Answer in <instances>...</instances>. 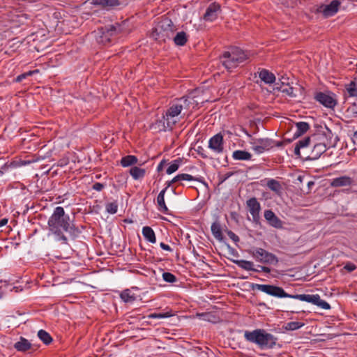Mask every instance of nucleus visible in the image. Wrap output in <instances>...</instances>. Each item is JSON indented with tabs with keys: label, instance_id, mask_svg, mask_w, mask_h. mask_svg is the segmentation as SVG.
<instances>
[{
	"label": "nucleus",
	"instance_id": "obj_28",
	"mask_svg": "<svg viewBox=\"0 0 357 357\" xmlns=\"http://www.w3.org/2000/svg\"><path fill=\"white\" fill-rule=\"evenodd\" d=\"M120 297L125 303H132L136 300L135 294L129 289L123 291L120 294Z\"/></svg>",
	"mask_w": 357,
	"mask_h": 357
},
{
	"label": "nucleus",
	"instance_id": "obj_44",
	"mask_svg": "<svg viewBox=\"0 0 357 357\" xmlns=\"http://www.w3.org/2000/svg\"><path fill=\"white\" fill-rule=\"evenodd\" d=\"M105 185L101 183H95L93 185L92 188L96 191H101L104 188Z\"/></svg>",
	"mask_w": 357,
	"mask_h": 357
},
{
	"label": "nucleus",
	"instance_id": "obj_48",
	"mask_svg": "<svg viewBox=\"0 0 357 357\" xmlns=\"http://www.w3.org/2000/svg\"><path fill=\"white\" fill-rule=\"evenodd\" d=\"M258 269L259 271H263L266 273H269L271 272V269L268 267L263 266H258Z\"/></svg>",
	"mask_w": 357,
	"mask_h": 357
},
{
	"label": "nucleus",
	"instance_id": "obj_16",
	"mask_svg": "<svg viewBox=\"0 0 357 357\" xmlns=\"http://www.w3.org/2000/svg\"><path fill=\"white\" fill-rule=\"evenodd\" d=\"M280 90L283 93L287 94L288 96L291 98L297 97L298 93H301L302 88L300 86H289V84L282 86Z\"/></svg>",
	"mask_w": 357,
	"mask_h": 357
},
{
	"label": "nucleus",
	"instance_id": "obj_17",
	"mask_svg": "<svg viewBox=\"0 0 357 357\" xmlns=\"http://www.w3.org/2000/svg\"><path fill=\"white\" fill-rule=\"evenodd\" d=\"M14 348L21 352H25L31 349V343L23 337H20L19 340L14 344Z\"/></svg>",
	"mask_w": 357,
	"mask_h": 357
},
{
	"label": "nucleus",
	"instance_id": "obj_15",
	"mask_svg": "<svg viewBox=\"0 0 357 357\" xmlns=\"http://www.w3.org/2000/svg\"><path fill=\"white\" fill-rule=\"evenodd\" d=\"M264 218L268 224L275 228H281L282 227V221L271 210H266L264 212Z\"/></svg>",
	"mask_w": 357,
	"mask_h": 357
},
{
	"label": "nucleus",
	"instance_id": "obj_11",
	"mask_svg": "<svg viewBox=\"0 0 357 357\" xmlns=\"http://www.w3.org/2000/svg\"><path fill=\"white\" fill-rule=\"evenodd\" d=\"M208 148L215 155H219L224 151L223 136L218 133L208 140Z\"/></svg>",
	"mask_w": 357,
	"mask_h": 357
},
{
	"label": "nucleus",
	"instance_id": "obj_38",
	"mask_svg": "<svg viewBox=\"0 0 357 357\" xmlns=\"http://www.w3.org/2000/svg\"><path fill=\"white\" fill-rule=\"evenodd\" d=\"M163 280L169 283H173L176 281V278L174 275L169 272H164L162 273Z\"/></svg>",
	"mask_w": 357,
	"mask_h": 357
},
{
	"label": "nucleus",
	"instance_id": "obj_25",
	"mask_svg": "<svg viewBox=\"0 0 357 357\" xmlns=\"http://www.w3.org/2000/svg\"><path fill=\"white\" fill-rule=\"evenodd\" d=\"M236 264H237L241 268L246 271H252L255 272H259V271L257 268H254V264L252 261H246V260H237L234 261Z\"/></svg>",
	"mask_w": 357,
	"mask_h": 357
},
{
	"label": "nucleus",
	"instance_id": "obj_18",
	"mask_svg": "<svg viewBox=\"0 0 357 357\" xmlns=\"http://www.w3.org/2000/svg\"><path fill=\"white\" fill-rule=\"evenodd\" d=\"M353 179L349 176H344L333 179L331 185L333 187L349 186L352 184Z\"/></svg>",
	"mask_w": 357,
	"mask_h": 357
},
{
	"label": "nucleus",
	"instance_id": "obj_47",
	"mask_svg": "<svg viewBox=\"0 0 357 357\" xmlns=\"http://www.w3.org/2000/svg\"><path fill=\"white\" fill-rule=\"evenodd\" d=\"M172 314L171 312L158 313V319H164L171 317Z\"/></svg>",
	"mask_w": 357,
	"mask_h": 357
},
{
	"label": "nucleus",
	"instance_id": "obj_40",
	"mask_svg": "<svg viewBox=\"0 0 357 357\" xmlns=\"http://www.w3.org/2000/svg\"><path fill=\"white\" fill-rule=\"evenodd\" d=\"M38 72H39L38 70H31L27 73H23L22 75H20L19 76L17 77L16 81L21 82L23 79L26 78L27 76H31V75H32L35 73H37Z\"/></svg>",
	"mask_w": 357,
	"mask_h": 357
},
{
	"label": "nucleus",
	"instance_id": "obj_45",
	"mask_svg": "<svg viewBox=\"0 0 357 357\" xmlns=\"http://www.w3.org/2000/svg\"><path fill=\"white\" fill-rule=\"evenodd\" d=\"M228 236L233 240L234 242H238L239 241V238L237 235H236L233 231H229L227 232Z\"/></svg>",
	"mask_w": 357,
	"mask_h": 357
},
{
	"label": "nucleus",
	"instance_id": "obj_36",
	"mask_svg": "<svg viewBox=\"0 0 357 357\" xmlns=\"http://www.w3.org/2000/svg\"><path fill=\"white\" fill-rule=\"evenodd\" d=\"M304 324L298 321H291L285 325V329L288 331H294L301 328Z\"/></svg>",
	"mask_w": 357,
	"mask_h": 357
},
{
	"label": "nucleus",
	"instance_id": "obj_57",
	"mask_svg": "<svg viewBox=\"0 0 357 357\" xmlns=\"http://www.w3.org/2000/svg\"><path fill=\"white\" fill-rule=\"evenodd\" d=\"M245 133L248 137H251V135L250 134H248L247 132H245Z\"/></svg>",
	"mask_w": 357,
	"mask_h": 357
},
{
	"label": "nucleus",
	"instance_id": "obj_12",
	"mask_svg": "<svg viewBox=\"0 0 357 357\" xmlns=\"http://www.w3.org/2000/svg\"><path fill=\"white\" fill-rule=\"evenodd\" d=\"M341 2L338 0H333L329 4L319 6L317 11L322 13L325 17L334 15L338 10Z\"/></svg>",
	"mask_w": 357,
	"mask_h": 357
},
{
	"label": "nucleus",
	"instance_id": "obj_31",
	"mask_svg": "<svg viewBox=\"0 0 357 357\" xmlns=\"http://www.w3.org/2000/svg\"><path fill=\"white\" fill-rule=\"evenodd\" d=\"M94 3L104 7H112L119 4V0H94Z\"/></svg>",
	"mask_w": 357,
	"mask_h": 357
},
{
	"label": "nucleus",
	"instance_id": "obj_30",
	"mask_svg": "<svg viewBox=\"0 0 357 357\" xmlns=\"http://www.w3.org/2000/svg\"><path fill=\"white\" fill-rule=\"evenodd\" d=\"M297 131L295 133L296 135L300 136L306 132L310 128V126L306 122H298L296 124Z\"/></svg>",
	"mask_w": 357,
	"mask_h": 357
},
{
	"label": "nucleus",
	"instance_id": "obj_46",
	"mask_svg": "<svg viewBox=\"0 0 357 357\" xmlns=\"http://www.w3.org/2000/svg\"><path fill=\"white\" fill-rule=\"evenodd\" d=\"M175 183H178V181L176 179V176H175L173 179H172L171 181H167L166 182V187L163 189V190H165V192L167 191V190L170 187L172 186V184Z\"/></svg>",
	"mask_w": 357,
	"mask_h": 357
},
{
	"label": "nucleus",
	"instance_id": "obj_13",
	"mask_svg": "<svg viewBox=\"0 0 357 357\" xmlns=\"http://www.w3.org/2000/svg\"><path fill=\"white\" fill-rule=\"evenodd\" d=\"M248 211L252 215V220L257 222L259 220V212L261 206L259 202L255 197L249 199L246 202Z\"/></svg>",
	"mask_w": 357,
	"mask_h": 357
},
{
	"label": "nucleus",
	"instance_id": "obj_56",
	"mask_svg": "<svg viewBox=\"0 0 357 357\" xmlns=\"http://www.w3.org/2000/svg\"><path fill=\"white\" fill-rule=\"evenodd\" d=\"M354 137L356 138L357 139V131L354 132Z\"/></svg>",
	"mask_w": 357,
	"mask_h": 357
},
{
	"label": "nucleus",
	"instance_id": "obj_3",
	"mask_svg": "<svg viewBox=\"0 0 357 357\" xmlns=\"http://www.w3.org/2000/svg\"><path fill=\"white\" fill-rule=\"evenodd\" d=\"M245 339L257 344L261 349H272L276 344L277 337L263 329L244 332Z\"/></svg>",
	"mask_w": 357,
	"mask_h": 357
},
{
	"label": "nucleus",
	"instance_id": "obj_1",
	"mask_svg": "<svg viewBox=\"0 0 357 357\" xmlns=\"http://www.w3.org/2000/svg\"><path fill=\"white\" fill-rule=\"evenodd\" d=\"M255 287L268 295L278 298H291L301 301L312 303L324 310L331 308L330 305L325 301L321 300L318 294H296L290 295L286 293L282 287L270 284H256Z\"/></svg>",
	"mask_w": 357,
	"mask_h": 357
},
{
	"label": "nucleus",
	"instance_id": "obj_26",
	"mask_svg": "<svg viewBox=\"0 0 357 357\" xmlns=\"http://www.w3.org/2000/svg\"><path fill=\"white\" fill-rule=\"evenodd\" d=\"M188 36L184 31L178 32L175 36H174L173 40L174 43L178 46L184 45L188 41Z\"/></svg>",
	"mask_w": 357,
	"mask_h": 357
},
{
	"label": "nucleus",
	"instance_id": "obj_19",
	"mask_svg": "<svg viewBox=\"0 0 357 357\" xmlns=\"http://www.w3.org/2000/svg\"><path fill=\"white\" fill-rule=\"evenodd\" d=\"M259 78L266 84H273L275 81V76L273 73L266 69H262L259 72Z\"/></svg>",
	"mask_w": 357,
	"mask_h": 357
},
{
	"label": "nucleus",
	"instance_id": "obj_2",
	"mask_svg": "<svg viewBox=\"0 0 357 357\" xmlns=\"http://www.w3.org/2000/svg\"><path fill=\"white\" fill-rule=\"evenodd\" d=\"M50 231L55 236V239L67 244L68 238L63 234V231L71 233L73 228L70 225V218L65 214L63 207L55 208L52 215L48 220Z\"/></svg>",
	"mask_w": 357,
	"mask_h": 357
},
{
	"label": "nucleus",
	"instance_id": "obj_53",
	"mask_svg": "<svg viewBox=\"0 0 357 357\" xmlns=\"http://www.w3.org/2000/svg\"><path fill=\"white\" fill-rule=\"evenodd\" d=\"M164 163H165L164 161H161L160 163L158 165V171H160L162 169Z\"/></svg>",
	"mask_w": 357,
	"mask_h": 357
},
{
	"label": "nucleus",
	"instance_id": "obj_34",
	"mask_svg": "<svg viewBox=\"0 0 357 357\" xmlns=\"http://www.w3.org/2000/svg\"><path fill=\"white\" fill-rule=\"evenodd\" d=\"M267 186L273 191L278 192L281 189L280 183L274 179H270L267 181Z\"/></svg>",
	"mask_w": 357,
	"mask_h": 357
},
{
	"label": "nucleus",
	"instance_id": "obj_27",
	"mask_svg": "<svg viewBox=\"0 0 357 357\" xmlns=\"http://www.w3.org/2000/svg\"><path fill=\"white\" fill-rule=\"evenodd\" d=\"M137 162L138 160L136 156L128 155L122 158L121 164L123 167H126L135 165L137 163Z\"/></svg>",
	"mask_w": 357,
	"mask_h": 357
},
{
	"label": "nucleus",
	"instance_id": "obj_49",
	"mask_svg": "<svg viewBox=\"0 0 357 357\" xmlns=\"http://www.w3.org/2000/svg\"><path fill=\"white\" fill-rule=\"evenodd\" d=\"M160 248L162 249H163L165 250H167V251H172V249L170 248L169 245H167V244H165V243H164L162 242L160 243Z\"/></svg>",
	"mask_w": 357,
	"mask_h": 357
},
{
	"label": "nucleus",
	"instance_id": "obj_54",
	"mask_svg": "<svg viewBox=\"0 0 357 357\" xmlns=\"http://www.w3.org/2000/svg\"><path fill=\"white\" fill-rule=\"evenodd\" d=\"M8 220L6 219H3L0 221V227L5 225L7 223Z\"/></svg>",
	"mask_w": 357,
	"mask_h": 357
},
{
	"label": "nucleus",
	"instance_id": "obj_43",
	"mask_svg": "<svg viewBox=\"0 0 357 357\" xmlns=\"http://www.w3.org/2000/svg\"><path fill=\"white\" fill-rule=\"evenodd\" d=\"M344 268L348 272H352L356 269V266L353 263L348 262L344 265Z\"/></svg>",
	"mask_w": 357,
	"mask_h": 357
},
{
	"label": "nucleus",
	"instance_id": "obj_14",
	"mask_svg": "<svg viewBox=\"0 0 357 357\" xmlns=\"http://www.w3.org/2000/svg\"><path fill=\"white\" fill-rule=\"evenodd\" d=\"M220 12V6L217 3H211L203 17L205 21L213 22L217 19Z\"/></svg>",
	"mask_w": 357,
	"mask_h": 357
},
{
	"label": "nucleus",
	"instance_id": "obj_5",
	"mask_svg": "<svg viewBox=\"0 0 357 357\" xmlns=\"http://www.w3.org/2000/svg\"><path fill=\"white\" fill-rule=\"evenodd\" d=\"M187 98H182L172 103L165 115L163 116V119L166 121V125L164 122V128L172 129L173 126L178 121V116L181 111L187 107Z\"/></svg>",
	"mask_w": 357,
	"mask_h": 357
},
{
	"label": "nucleus",
	"instance_id": "obj_8",
	"mask_svg": "<svg viewBox=\"0 0 357 357\" xmlns=\"http://www.w3.org/2000/svg\"><path fill=\"white\" fill-rule=\"evenodd\" d=\"M250 143L252 149L257 154L268 151L275 146V142L269 138H252Z\"/></svg>",
	"mask_w": 357,
	"mask_h": 357
},
{
	"label": "nucleus",
	"instance_id": "obj_51",
	"mask_svg": "<svg viewBox=\"0 0 357 357\" xmlns=\"http://www.w3.org/2000/svg\"><path fill=\"white\" fill-rule=\"evenodd\" d=\"M300 149L301 148L299 147V146H298L297 144L295 146V149H294V153L298 155V156H300L301 155V152H300Z\"/></svg>",
	"mask_w": 357,
	"mask_h": 357
},
{
	"label": "nucleus",
	"instance_id": "obj_6",
	"mask_svg": "<svg viewBox=\"0 0 357 357\" xmlns=\"http://www.w3.org/2000/svg\"><path fill=\"white\" fill-rule=\"evenodd\" d=\"M174 31V24L170 19L165 17L162 19L153 29L151 33V38L159 42L165 41L167 38L172 37Z\"/></svg>",
	"mask_w": 357,
	"mask_h": 357
},
{
	"label": "nucleus",
	"instance_id": "obj_37",
	"mask_svg": "<svg viewBox=\"0 0 357 357\" xmlns=\"http://www.w3.org/2000/svg\"><path fill=\"white\" fill-rule=\"evenodd\" d=\"M105 208L107 213L114 214L117 212L118 204L116 202L107 203L105 206Z\"/></svg>",
	"mask_w": 357,
	"mask_h": 357
},
{
	"label": "nucleus",
	"instance_id": "obj_24",
	"mask_svg": "<svg viewBox=\"0 0 357 357\" xmlns=\"http://www.w3.org/2000/svg\"><path fill=\"white\" fill-rule=\"evenodd\" d=\"M165 190H162L160 191V192L158 194L157 197V204L158 206L159 211L162 213H167V212L168 211V208L165 202Z\"/></svg>",
	"mask_w": 357,
	"mask_h": 357
},
{
	"label": "nucleus",
	"instance_id": "obj_50",
	"mask_svg": "<svg viewBox=\"0 0 357 357\" xmlns=\"http://www.w3.org/2000/svg\"><path fill=\"white\" fill-rule=\"evenodd\" d=\"M281 83L282 86L289 84V82H287L288 77H286L284 76H282L280 79Z\"/></svg>",
	"mask_w": 357,
	"mask_h": 357
},
{
	"label": "nucleus",
	"instance_id": "obj_59",
	"mask_svg": "<svg viewBox=\"0 0 357 357\" xmlns=\"http://www.w3.org/2000/svg\"><path fill=\"white\" fill-rule=\"evenodd\" d=\"M355 113H356V114H357V110L355 112Z\"/></svg>",
	"mask_w": 357,
	"mask_h": 357
},
{
	"label": "nucleus",
	"instance_id": "obj_10",
	"mask_svg": "<svg viewBox=\"0 0 357 357\" xmlns=\"http://www.w3.org/2000/svg\"><path fill=\"white\" fill-rule=\"evenodd\" d=\"M314 98L319 103L328 108H333L337 105V100L333 93L330 92H318Z\"/></svg>",
	"mask_w": 357,
	"mask_h": 357
},
{
	"label": "nucleus",
	"instance_id": "obj_42",
	"mask_svg": "<svg viewBox=\"0 0 357 357\" xmlns=\"http://www.w3.org/2000/svg\"><path fill=\"white\" fill-rule=\"evenodd\" d=\"M310 138L309 137H307L301 140H299L296 144L298 146H299V147L301 149V148H305V147L308 146V145L310 144Z\"/></svg>",
	"mask_w": 357,
	"mask_h": 357
},
{
	"label": "nucleus",
	"instance_id": "obj_39",
	"mask_svg": "<svg viewBox=\"0 0 357 357\" xmlns=\"http://www.w3.org/2000/svg\"><path fill=\"white\" fill-rule=\"evenodd\" d=\"M347 90L350 96L354 97L357 96V89L356 87V84L354 82L350 83Z\"/></svg>",
	"mask_w": 357,
	"mask_h": 357
},
{
	"label": "nucleus",
	"instance_id": "obj_32",
	"mask_svg": "<svg viewBox=\"0 0 357 357\" xmlns=\"http://www.w3.org/2000/svg\"><path fill=\"white\" fill-rule=\"evenodd\" d=\"M181 160L180 159H177L174 160L168 167V168L166 170V172L167 174H172L176 171L178 170V167H180Z\"/></svg>",
	"mask_w": 357,
	"mask_h": 357
},
{
	"label": "nucleus",
	"instance_id": "obj_7",
	"mask_svg": "<svg viewBox=\"0 0 357 357\" xmlns=\"http://www.w3.org/2000/svg\"><path fill=\"white\" fill-rule=\"evenodd\" d=\"M250 253L259 262L273 265H276L278 263V257L275 255L268 252L263 248H254Z\"/></svg>",
	"mask_w": 357,
	"mask_h": 357
},
{
	"label": "nucleus",
	"instance_id": "obj_23",
	"mask_svg": "<svg viewBox=\"0 0 357 357\" xmlns=\"http://www.w3.org/2000/svg\"><path fill=\"white\" fill-rule=\"evenodd\" d=\"M130 174L132 176L133 179L139 180L144 177L146 174V170L138 167H132L129 170Z\"/></svg>",
	"mask_w": 357,
	"mask_h": 357
},
{
	"label": "nucleus",
	"instance_id": "obj_21",
	"mask_svg": "<svg viewBox=\"0 0 357 357\" xmlns=\"http://www.w3.org/2000/svg\"><path fill=\"white\" fill-rule=\"evenodd\" d=\"M142 234L144 237L151 243L156 242V237L154 231L149 226H145L142 228Z\"/></svg>",
	"mask_w": 357,
	"mask_h": 357
},
{
	"label": "nucleus",
	"instance_id": "obj_29",
	"mask_svg": "<svg viewBox=\"0 0 357 357\" xmlns=\"http://www.w3.org/2000/svg\"><path fill=\"white\" fill-rule=\"evenodd\" d=\"M38 337L45 344H49L52 342V338L50 335L44 330H40L38 332Z\"/></svg>",
	"mask_w": 357,
	"mask_h": 357
},
{
	"label": "nucleus",
	"instance_id": "obj_55",
	"mask_svg": "<svg viewBox=\"0 0 357 357\" xmlns=\"http://www.w3.org/2000/svg\"><path fill=\"white\" fill-rule=\"evenodd\" d=\"M282 145V142H275V146H281Z\"/></svg>",
	"mask_w": 357,
	"mask_h": 357
},
{
	"label": "nucleus",
	"instance_id": "obj_4",
	"mask_svg": "<svg viewBox=\"0 0 357 357\" xmlns=\"http://www.w3.org/2000/svg\"><path fill=\"white\" fill-rule=\"evenodd\" d=\"M249 58V54L238 47H232L223 53L220 57L222 65L227 69L236 68Z\"/></svg>",
	"mask_w": 357,
	"mask_h": 357
},
{
	"label": "nucleus",
	"instance_id": "obj_20",
	"mask_svg": "<svg viewBox=\"0 0 357 357\" xmlns=\"http://www.w3.org/2000/svg\"><path fill=\"white\" fill-rule=\"evenodd\" d=\"M326 151V146L324 144L318 143L314 144L311 153V159L316 160L319 158Z\"/></svg>",
	"mask_w": 357,
	"mask_h": 357
},
{
	"label": "nucleus",
	"instance_id": "obj_9",
	"mask_svg": "<svg viewBox=\"0 0 357 357\" xmlns=\"http://www.w3.org/2000/svg\"><path fill=\"white\" fill-rule=\"evenodd\" d=\"M116 33V27L114 25L101 27L97 32V41L103 45L109 43L112 41L111 37Z\"/></svg>",
	"mask_w": 357,
	"mask_h": 357
},
{
	"label": "nucleus",
	"instance_id": "obj_58",
	"mask_svg": "<svg viewBox=\"0 0 357 357\" xmlns=\"http://www.w3.org/2000/svg\"><path fill=\"white\" fill-rule=\"evenodd\" d=\"M2 174V172L0 171V176Z\"/></svg>",
	"mask_w": 357,
	"mask_h": 357
},
{
	"label": "nucleus",
	"instance_id": "obj_22",
	"mask_svg": "<svg viewBox=\"0 0 357 357\" xmlns=\"http://www.w3.org/2000/svg\"><path fill=\"white\" fill-rule=\"evenodd\" d=\"M232 157L236 160H250L252 158V155L250 153L245 151L236 150L233 152Z\"/></svg>",
	"mask_w": 357,
	"mask_h": 357
},
{
	"label": "nucleus",
	"instance_id": "obj_33",
	"mask_svg": "<svg viewBox=\"0 0 357 357\" xmlns=\"http://www.w3.org/2000/svg\"><path fill=\"white\" fill-rule=\"evenodd\" d=\"M211 231L217 239H221L222 238V231L220 227V225L217 222H214L211 225Z\"/></svg>",
	"mask_w": 357,
	"mask_h": 357
},
{
	"label": "nucleus",
	"instance_id": "obj_52",
	"mask_svg": "<svg viewBox=\"0 0 357 357\" xmlns=\"http://www.w3.org/2000/svg\"><path fill=\"white\" fill-rule=\"evenodd\" d=\"M148 317H149V318H150V319H158V313H153V314H149Z\"/></svg>",
	"mask_w": 357,
	"mask_h": 357
},
{
	"label": "nucleus",
	"instance_id": "obj_35",
	"mask_svg": "<svg viewBox=\"0 0 357 357\" xmlns=\"http://www.w3.org/2000/svg\"><path fill=\"white\" fill-rule=\"evenodd\" d=\"M176 176L178 183H179V185H183L182 183V181H191L195 180V178L192 176L188 174H180Z\"/></svg>",
	"mask_w": 357,
	"mask_h": 357
},
{
	"label": "nucleus",
	"instance_id": "obj_41",
	"mask_svg": "<svg viewBox=\"0 0 357 357\" xmlns=\"http://www.w3.org/2000/svg\"><path fill=\"white\" fill-rule=\"evenodd\" d=\"M197 153L203 158H211L212 157L209 153L204 149L202 146H198L197 149Z\"/></svg>",
	"mask_w": 357,
	"mask_h": 357
}]
</instances>
